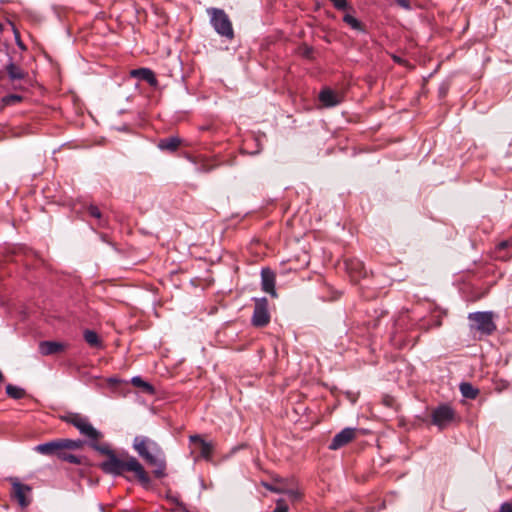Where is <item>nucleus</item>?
<instances>
[{
    "instance_id": "35",
    "label": "nucleus",
    "mask_w": 512,
    "mask_h": 512,
    "mask_svg": "<svg viewBox=\"0 0 512 512\" xmlns=\"http://www.w3.org/2000/svg\"><path fill=\"white\" fill-rule=\"evenodd\" d=\"M500 512H512V504L505 502L500 507Z\"/></svg>"
},
{
    "instance_id": "20",
    "label": "nucleus",
    "mask_w": 512,
    "mask_h": 512,
    "mask_svg": "<svg viewBox=\"0 0 512 512\" xmlns=\"http://www.w3.org/2000/svg\"><path fill=\"white\" fill-rule=\"evenodd\" d=\"M80 433L88 438L91 442L98 441L102 437V433L95 429L90 422L86 424Z\"/></svg>"
},
{
    "instance_id": "24",
    "label": "nucleus",
    "mask_w": 512,
    "mask_h": 512,
    "mask_svg": "<svg viewBox=\"0 0 512 512\" xmlns=\"http://www.w3.org/2000/svg\"><path fill=\"white\" fill-rule=\"evenodd\" d=\"M84 339L92 347H98L101 345V341L97 333L93 330H85Z\"/></svg>"
},
{
    "instance_id": "27",
    "label": "nucleus",
    "mask_w": 512,
    "mask_h": 512,
    "mask_svg": "<svg viewBox=\"0 0 512 512\" xmlns=\"http://www.w3.org/2000/svg\"><path fill=\"white\" fill-rule=\"evenodd\" d=\"M90 446L100 454L106 455L107 458H109L111 454L115 453L110 449L109 445L99 444L98 441L90 442Z\"/></svg>"
},
{
    "instance_id": "32",
    "label": "nucleus",
    "mask_w": 512,
    "mask_h": 512,
    "mask_svg": "<svg viewBox=\"0 0 512 512\" xmlns=\"http://www.w3.org/2000/svg\"><path fill=\"white\" fill-rule=\"evenodd\" d=\"M88 213H89V215L91 217H94V218H96L98 220H101V218H102V215H101V212H100L99 208L97 206H95V205H90L88 207Z\"/></svg>"
},
{
    "instance_id": "12",
    "label": "nucleus",
    "mask_w": 512,
    "mask_h": 512,
    "mask_svg": "<svg viewBox=\"0 0 512 512\" xmlns=\"http://www.w3.org/2000/svg\"><path fill=\"white\" fill-rule=\"evenodd\" d=\"M66 344L56 341H41L39 343V352L44 355H53L60 353L66 349Z\"/></svg>"
},
{
    "instance_id": "10",
    "label": "nucleus",
    "mask_w": 512,
    "mask_h": 512,
    "mask_svg": "<svg viewBox=\"0 0 512 512\" xmlns=\"http://www.w3.org/2000/svg\"><path fill=\"white\" fill-rule=\"evenodd\" d=\"M355 429L354 428H344L339 433H337L332 441L329 444L330 450H338L339 448L345 446L349 442H351L355 438Z\"/></svg>"
},
{
    "instance_id": "26",
    "label": "nucleus",
    "mask_w": 512,
    "mask_h": 512,
    "mask_svg": "<svg viewBox=\"0 0 512 512\" xmlns=\"http://www.w3.org/2000/svg\"><path fill=\"white\" fill-rule=\"evenodd\" d=\"M343 21L349 25L353 30L356 31H364L362 23L356 19L354 16L350 14H345L343 17Z\"/></svg>"
},
{
    "instance_id": "37",
    "label": "nucleus",
    "mask_w": 512,
    "mask_h": 512,
    "mask_svg": "<svg viewBox=\"0 0 512 512\" xmlns=\"http://www.w3.org/2000/svg\"><path fill=\"white\" fill-rule=\"evenodd\" d=\"M4 380V376L2 374V372L0 371V382H2Z\"/></svg>"
},
{
    "instance_id": "31",
    "label": "nucleus",
    "mask_w": 512,
    "mask_h": 512,
    "mask_svg": "<svg viewBox=\"0 0 512 512\" xmlns=\"http://www.w3.org/2000/svg\"><path fill=\"white\" fill-rule=\"evenodd\" d=\"M21 100H22V97L20 95H16V94H10L3 98V102L6 105H12V104L20 102Z\"/></svg>"
},
{
    "instance_id": "9",
    "label": "nucleus",
    "mask_w": 512,
    "mask_h": 512,
    "mask_svg": "<svg viewBox=\"0 0 512 512\" xmlns=\"http://www.w3.org/2000/svg\"><path fill=\"white\" fill-rule=\"evenodd\" d=\"M5 71L9 80L13 83L14 89H25L24 85H22L20 82L27 80L28 73L26 71H24L20 66L16 65L12 61L6 65Z\"/></svg>"
},
{
    "instance_id": "8",
    "label": "nucleus",
    "mask_w": 512,
    "mask_h": 512,
    "mask_svg": "<svg viewBox=\"0 0 512 512\" xmlns=\"http://www.w3.org/2000/svg\"><path fill=\"white\" fill-rule=\"evenodd\" d=\"M12 485V496L17 500L21 507H27L30 504L28 494L31 492V487L22 484L18 478H10Z\"/></svg>"
},
{
    "instance_id": "18",
    "label": "nucleus",
    "mask_w": 512,
    "mask_h": 512,
    "mask_svg": "<svg viewBox=\"0 0 512 512\" xmlns=\"http://www.w3.org/2000/svg\"><path fill=\"white\" fill-rule=\"evenodd\" d=\"M181 140L178 137H167L159 141L158 147L161 150L174 152L180 146Z\"/></svg>"
},
{
    "instance_id": "11",
    "label": "nucleus",
    "mask_w": 512,
    "mask_h": 512,
    "mask_svg": "<svg viewBox=\"0 0 512 512\" xmlns=\"http://www.w3.org/2000/svg\"><path fill=\"white\" fill-rule=\"evenodd\" d=\"M276 276L275 273L269 268H263L261 270V287L262 290L272 297H277L275 289Z\"/></svg>"
},
{
    "instance_id": "2",
    "label": "nucleus",
    "mask_w": 512,
    "mask_h": 512,
    "mask_svg": "<svg viewBox=\"0 0 512 512\" xmlns=\"http://www.w3.org/2000/svg\"><path fill=\"white\" fill-rule=\"evenodd\" d=\"M133 448L148 465L154 467L153 474L155 477L162 478L165 476V455L157 442L146 436H136L133 440Z\"/></svg>"
},
{
    "instance_id": "3",
    "label": "nucleus",
    "mask_w": 512,
    "mask_h": 512,
    "mask_svg": "<svg viewBox=\"0 0 512 512\" xmlns=\"http://www.w3.org/2000/svg\"><path fill=\"white\" fill-rule=\"evenodd\" d=\"M495 314L492 311H478L468 314L469 329L480 336H490L496 329Z\"/></svg>"
},
{
    "instance_id": "13",
    "label": "nucleus",
    "mask_w": 512,
    "mask_h": 512,
    "mask_svg": "<svg viewBox=\"0 0 512 512\" xmlns=\"http://www.w3.org/2000/svg\"><path fill=\"white\" fill-rule=\"evenodd\" d=\"M131 77L146 81L151 86H156L158 81L155 74L149 68L134 69L130 72Z\"/></svg>"
},
{
    "instance_id": "36",
    "label": "nucleus",
    "mask_w": 512,
    "mask_h": 512,
    "mask_svg": "<svg viewBox=\"0 0 512 512\" xmlns=\"http://www.w3.org/2000/svg\"><path fill=\"white\" fill-rule=\"evenodd\" d=\"M510 245H511L510 241H502L501 243H499L498 249L503 250V249L510 247Z\"/></svg>"
},
{
    "instance_id": "33",
    "label": "nucleus",
    "mask_w": 512,
    "mask_h": 512,
    "mask_svg": "<svg viewBox=\"0 0 512 512\" xmlns=\"http://www.w3.org/2000/svg\"><path fill=\"white\" fill-rule=\"evenodd\" d=\"M333 6L338 10H345L348 8L347 0H330Z\"/></svg>"
},
{
    "instance_id": "19",
    "label": "nucleus",
    "mask_w": 512,
    "mask_h": 512,
    "mask_svg": "<svg viewBox=\"0 0 512 512\" xmlns=\"http://www.w3.org/2000/svg\"><path fill=\"white\" fill-rule=\"evenodd\" d=\"M459 389L462 396L467 399H475L479 395V390L468 382H462Z\"/></svg>"
},
{
    "instance_id": "17",
    "label": "nucleus",
    "mask_w": 512,
    "mask_h": 512,
    "mask_svg": "<svg viewBox=\"0 0 512 512\" xmlns=\"http://www.w3.org/2000/svg\"><path fill=\"white\" fill-rule=\"evenodd\" d=\"M64 420L73 425L75 428H77L80 431H82V429L86 426V424L89 422V420L80 415V414H77V413H72V414H69L68 416H66L64 418Z\"/></svg>"
},
{
    "instance_id": "25",
    "label": "nucleus",
    "mask_w": 512,
    "mask_h": 512,
    "mask_svg": "<svg viewBox=\"0 0 512 512\" xmlns=\"http://www.w3.org/2000/svg\"><path fill=\"white\" fill-rule=\"evenodd\" d=\"M291 502H298L302 499L303 493L298 488L288 487L286 485L284 493Z\"/></svg>"
},
{
    "instance_id": "5",
    "label": "nucleus",
    "mask_w": 512,
    "mask_h": 512,
    "mask_svg": "<svg viewBox=\"0 0 512 512\" xmlns=\"http://www.w3.org/2000/svg\"><path fill=\"white\" fill-rule=\"evenodd\" d=\"M190 454L194 461L203 458L210 460L212 458L214 445L212 442L205 441L200 435H191L189 437Z\"/></svg>"
},
{
    "instance_id": "23",
    "label": "nucleus",
    "mask_w": 512,
    "mask_h": 512,
    "mask_svg": "<svg viewBox=\"0 0 512 512\" xmlns=\"http://www.w3.org/2000/svg\"><path fill=\"white\" fill-rule=\"evenodd\" d=\"M6 393L9 397L13 399H21L25 395V390L21 387L8 384L6 386Z\"/></svg>"
},
{
    "instance_id": "21",
    "label": "nucleus",
    "mask_w": 512,
    "mask_h": 512,
    "mask_svg": "<svg viewBox=\"0 0 512 512\" xmlns=\"http://www.w3.org/2000/svg\"><path fill=\"white\" fill-rule=\"evenodd\" d=\"M59 444L61 446V450H76L80 449L83 446V442L81 440H72V439H58Z\"/></svg>"
},
{
    "instance_id": "22",
    "label": "nucleus",
    "mask_w": 512,
    "mask_h": 512,
    "mask_svg": "<svg viewBox=\"0 0 512 512\" xmlns=\"http://www.w3.org/2000/svg\"><path fill=\"white\" fill-rule=\"evenodd\" d=\"M131 383L135 386V387H139V388H142L143 391L149 393V394H153L154 393V387L149 384L148 382L144 381L140 376H135L131 379Z\"/></svg>"
},
{
    "instance_id": "1",
    "label": "nucleus",
    "mask_w": 512,
    "mask_h": 512,
    "mask_svg": "<svg viewBox=\"0 0 512 512\" xmlns=\"http://www.w3.org/2000/svg\"><path fill=\"white\" fill-rule=\"evenodd\" d=\"M103 472L115 476L122 475L125 472H132L134 477L144 487L149 486L151 480L142 464L133 456L125 455L118 457L115 453L100 464Z\"/></svg>"
},
{
    "instance_id": "30",
    "label": "nucleus",
    "mask_w": 512,
    "mask_h": 512,
    "mask_svg": "<svg viewBox=\"0 0 512 512\" xmlns=\"http://www.w3.org/2000/svg\"><path fill=\"white\" fill-rule=\"evenodd\" d=\"M289 506L286 501L282 498L276 501V507L272 512H288Z\"/></svg>"
},
{
    "instance_id": "14",
    "label": "nucleus",
    "mask_w": 512,
    "mask_h": 512,
    "mask_svg": "<svg viewBox=\"0 0 512 512\" xmlns=\"http://www.w3.org/2000/svg\"><path fill=\"white\" fill-rule=\"evenodd\" d=\"M319 100L326 107H334L341 102L338 94L329 88H325L319 93Z\"/></svg>"
},
{
    "instance_id": "6",
    "label": "nucleus",
    "mask_w": 512,
    "mask_h": 512,
    "mask_svg": "<svg viewBox=\"0 0 512 512\" xmlns=\"http://www.w3.org/2000/svg\"><path fill=\"white\" fill-rule=\"evenodd\" d=\"M255 306L251 322L255 327H264L270 322L268 300L265 297L254 298Z\"/></svg>"
},
{
    "instance_id": "7",
    "label": "nucleus",
    "mask_w": 512,
    "mask_h": 512,
    "mask_svg": "<svg viewBox=\"0 0 512 512\" xmlns=\"http://www.w3.org/2000/svg\"><path fill=\"white\" fill-rule=\"evenodd\" d=\"M455 411L448 405H440L432 413V422L440 429L446 428L455 420Z\"/></svg>"
},
{
    "instance_id": "15",
    "label": "nucleus",
    "mask_w": 512,
    "mask_h": 512,
    "mask_svg": "<svg viewBox=\"0 0 512 512\" xmlns=\"http://www.w3.org/2000/svg\"><path fill=\"white\" fill-rule=\"evenodd\" d=\"M34 450L43 455H56L58 457L61 450L59 440H54L35 446Z\"/></svg>"
},
{
    "instance_id": "34",
    "label": "nucleus",
    "mask_w": 512,
    "mask_h": 512,
    "mask_svg": "<svg viewBox=\"0 0 512 512\" xmlns=\"http://www.w3.org/2000/svg\"><path fill=\"white\" fill-rule=\"evenodd\" d=\"M399 6L406 10H410L411 6L408 0H395Z\"/></svg>"
},
{
    "instance_id": "28",
    "label": "nucleus",
    "mask_w": 512,
    "mask_h": 512,
    "mask_svg": "<svg viewBox=\"0 0 512 512\" xmlns=\"http://www.w3.org/2000/svg\"><path fill=\"white\" fill-rule=\"evenodd\" d=\"M58 458L60 460H63V461H66V462H69L72 464H80L81 463L80 457H78L74 454H71L67 451H63V450H60Z\"/></svg>"
},
{
    "instance_id": "29",
    "label": "nucleus",
    "mask_w": 512,
    "mask_h": 512,
    "mask_svg": "<svg viewBox=\"0 0 512 512\" xmlns=\"http://www.w3.org/2000/svg\"><path fill=\"white\" fill-rule=\"evenodd\" d=\"M286 485L283 481H277L275 484H266L265 487L271 492L283 494Z\"/></svg>"
},
{
    "instance_id": "4",
    "label": "nucleus",
    "mask_w": 512,
    "mask_h": 512,
    "mask_svg": "<svg viewBox=\"0 0 512 512\" xmlns=\"http://www.w3.org/2000/svg\"><path fill=\"white\" fill-rule=\"evenodd\" d=\"M207 14L210 17V24L220 36L227 39H232L234 37L232 22L223 9L213 7L208 8Z\"/></svg>"
},
{
    "instance_id": "16",
    "label": "nucleus",
    "mask_w": 512,
    "mask_h": 512,
    "mask_svg": "<svg viewBox=\"0 0 512 512\" xmlns=\"http://www.w3.org/2000/svg\"><path fill=\"white\" fill-rule=\"evenodd\" d=\"M346 268L349 271V273L352 274L353 278H359V277H365L366 271L364 268V265L359 260H349L346 261Z\"/></svg>"
}]
</instances>
